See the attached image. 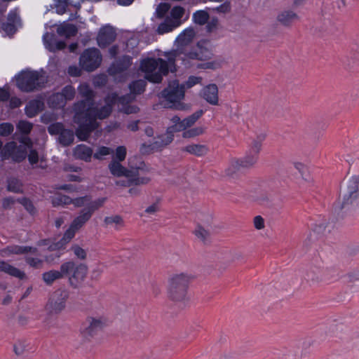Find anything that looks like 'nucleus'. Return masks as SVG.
<instances>
[{"label":"nucleus","instance_id":"3","mask_svg":"<svg viewBox=\"0 0 359 359\" xmlns=\"http://www.w3.org/2000/svg\"><path fill=\"white\" fill-rule=\"evenodd\" d=\"M47 79L43 71H22L16 77L18 88L26 93L39 90L43 88Z\"/></svg>","mask_w":359,"mask_h":359},{"label":"nucleus","instance_id":"29","mask_svg":"<svg viewBox=\"0 0 359 359\" xmlns=\"http://www.w3.org/2000/svg\"><path fill=\"white\" fill-rule=\"evenodd\" d=\"M72 239V234L69 232H65L62 238L57 242L52 243L50 241L49 247L48 248V251H55L65 248L66 245Z\"/></svg>","mask_w":359,"mask_h":359},{"label":"nucleus","instance_id":"31","mask_svg":"<svg viewBox=\"0 0 359 359\" xmlns=\"http://www.w3.org/2000/svg\"><path fill=\"white\" fill-rule=\"evenodd\" d=\"M64 278L62 270H50L42 274V280L47 285H51L57 280Z\"/></svg>","mask_w":359,"mask_h":359},{"label":"nucleus","instance_id":"63","mask_svg":"<svg viewBox=\"0 0 359 359\" xmlns=\"http://www.w3.org/2000/svg\"><path fill=\"white\" fill-rule=\"evenodd\" d=\"M2 29L8 34V35H13L15 33L17 30V27H15L13 24H11V22H4L2 24Z\"/></svg>","mask_w":359,"mask_h":359},{"label":"nucleus","instance_id":"17","mask_svg":"<svg viewBox=\"0 0 359 359\" xmlns=\"http://www.w3.org/2000/svg\"><path fill=\"white\" fill-rule=\"evenodd\" d=\"M116 36V32L112 27H104L100 30L97 38L99 46L101 48L107 47L115 40Z\"/></svg>","mask_w":359,"mask_h":359},{"label":"nucleus","instance_id":"35","mask_svg":"<svg viewBox=\"0 0 359 359\" xmlns=\"http://www.w3.org/2000/svg\"><path fill=\"white\" fill-rule=\"evenodd\" d=\"M179 25L180 22L174 21L170 18H166L163 22L159 25L157 32L158 34H163L172 31Z\"/></svg>","mask_w":359,"mask_h":359},{"label":"nucleus","instance_id":"51","mask_svg":"<svg viewBox=\"0 0 359 359\" xmlns=\"http://www.w3.org/2000/svg\"><path fill=\"white\" fill-rule=\"evenodd\" d=\"M74 255L79 259L84 260L86 259L87 253L84 249L78 245H73L70 249Z\"/></svg>","mask_w":359,"mask_h":359},{"label":"nucleus","instance_id":"16","mask_svg":"<svg viewBox=\"0 0 359 359\" xmlns=\"http://www.w3.org/2000/svg\"><path fill=\"white\" fill-rule=\"evenodd\" d=\"M104 325L100 318L88 317L81 325V332L85 337H93L102 329Z\"/></svg>","mask_w":359,"mask_h":359},{"label":"nucleus","instance_id":"27","mask_svg":"<svg viewBox=\"0 0 359 359\" xmlns=\"http://www.w3.org/2000/svg\"><path fill=\"white\" fill-rule=\"evenodd\" d=\"M242 168H243L239 158L231 159L228 168L225 170V175L229 178H236Z\"/></svg>","mask_w":359,"mask_h":359},{"label":"nucleus","instance_id":"18","mask_svg":"<svg viewBox=\"0 0 359 359\" xmlns=\"http://www.w3.org/2000/svg\"><path fill=\"white\" fill-rule=\"evenodd\" d=\"M132 65V57L129 55H123L115 60L108 69L110 75H116L126 71Z\"/></svg>","mask_w":359,"mask_h":359},{"label":"nucleus","instance_id":"26","mask_svg":"<svg viewBox=\"0 0 359 359\" xmlns=\"http://www.w3.org/2000/svg\"><path fill=\"white\" fill-rule=\"evenodd\" d=\"M79 91L80 95L84 99L78 102L77 103H84L86 104H88V107L90 105H94V92L93 90L86 84H81L79 88Z\"/></svg>","mask_w":359,"mask_h":359},{"label":"nucleus","instance_id":"45","mask_svg":"<svg viewBox=\"0 0 359 359\" xmlns=\"http://www.w3.org/2000/svg\"><path fill=\"white\" fill-rule=\"evenodd\" d=\"M43 43L47 49L51 52H55L54 45L55 43V36L54 34L46 32L43 36Z\"/></svg>","mask_w":359,"mask_h":359},{"label":"nucleus","instance_id":"1","mask_svg":"<svg viewBox=\"0 0 359 359\" xmlns=\"http://www.w3.org/2000/svg\"><path fill=\"white\" fill-rule=\"evenodd\" d=\"M178 55V50H173L165 53L167 60L150 57L142 60L140 63V69L145 73V79L151 83H161L163 76L167 75L169 71L171 72L176 71L175 60Z\"/></svg>","mask_w":359,"mask_h":359},{"label":"nucleus","instance_id":"34","mask_svg":"<svg viewBox=\"0 0 359 359\" xmlns=\"http://www.w3.org/2000/svg\"><path fill=\"white\" fill-rule=\"evenodd\" d=\"M194 233L203 244L207 245L210 242V233L201 224L197 225Z\"/></svg>","mask_w":359,"mask_h":359},{"label":"nucleus","instance_id":"60","mask_svg":"<svg viewBox=\"0 0 359 359\" xmlns=\"http://www.w3.org/2000/svg\"><path fill=\"white\" fill-rule=\"evenodd\" d=\"M7 22H11L15 27L20 25V16L15 12H10L7 17Z\"/></svg>","mask_w":359,"mask_h":359},{"label":"nucleus","instance_id":"52","mask_svg":"<svg viewBox=\"0 0 359 359\" xmlns=\"http://www.w3.org/2000/svg\"><path fill=\"white\" fill-rule=\"evenodd\" d=\"M126 148L124 146H119L116 149L115 154L112 160H116L121 162L125 160L126 157Z\"/></svg>","mask_w":359,"mask_h":359},{"label":"nucleus","instance_id":"24","mask_svg":"<svg viewBox=\"0 0 359 359\" xmlns=\"http://www.w3.org/2000/svg\"><path fill=\"white\" fill-rule=\"evenodd\" d=\"M7 255L15 254V255H25L29 252L33 255H37L38 249L36 248L31 246H20V245H11L8 246L3 250Z\"/></svg>","mask_w":359,"mask_h":359},{"label":"nucleus","instance_id":"61","mask_svg":"<svg viewBox=\"0 0 359 359\" xmlns=\"http://www.w3.org/2000/svg\"><path fill=\"white\" fill-rule=\"evenodd\" d=\"M18 202L22 204L26 210L30 213H33L34 211V207L32 203L27 198H21L18 199Z\"/></svg>","mask_w":359,"mask_h":359},{"label":"nucleus","instance_id":"53","mask_svg":"<svg viewBox=\"0 0 359 359\" xmlns=\"http://www.w3.org/2000/svg\"><path fill=\"white\" fill-rule=\"evenodd\" d=\"M27 346L25 341L18 340L13 345V351L17 355H21L25 351Z\"/></svg>","mask_w":359,"mask_h":359},{"label":"nucleus","instance_id":"14","mask_svg":"<svg viewBox=\"0 0 359 359\" xmlns=\"http://www.w3.org/2000/svg\"><path fill=\"white\" fill-rule=\"evenodd\" d=\"M149 172H150V171L134 172L131 170L124 176L127 178L126 180L116 181V184L122 187L147 184L151 181V178L147 176Z\"/></svg>","mask_w":359,"mask_h":359},{"label":"nucleus","instance_id":"30","mask_svg":"<svg viewBox=\"0 0 359 359\" xmlns=\"http://www.w3.org/2000/svg\"><path fill=\"white\" fill-rule=\"evenodd\" d=\"M195 36V32L193 28L186 29L176 39V43L178 46H184L191 42Z\"/></svg>","mask_w":359,"mask_h":359},{"label":"nucleus","instance_id":"32","mask_svg":"<svg viewBox=\"0 0 359 359\" xmlns=\"http://www.w3.org/2000/svg\"><path fill=\"white\" fill-rule=\"evenodd\" d=\"M57 32L60 36H64L67 38L74 36L77 32V27L72 24L63 23L58 26L57 28Z\"/></svg>","mask_w":359,"mask_h":359},{"label":"nucleus","instance_id":"6","mask_svg":"<svg viewBox=\"0 0 359 359\" xmlns=\"http://www.w3.org/2000/svg\"><path fill=\"white\" fill-rule=\"evenodd\" d=\"M64 278H68L69 284L73 288H77L85 280L88 273V266L85 264L76 263L73 260L63 262L60 265Z\"/></svg>","mask_w":359,"mask_h":359},{"label":"nucleus","instance_id":"46","mask_svg":"<svg viewBox=\"0 0 359 359\" xmlns=\"http://www.w3.org/2000/svg\"><path fill=\"white\" fill-rule=\"evenodd\" d=\"M193 18L196 24L203 25L208 22L209 15L204 11H198L194 13Z\"/></svg>","mask_w":359,"mask_h":359},{"label":"nucleus","instance_id":"39","mask_svg":"<svg viewBox=\"0 0 359 359\" xmlns=\"http://www.w3.org/2000/svg\"><path fill=\"white\" fill-rule=\"evenodd\" d=\"M203 114V111L202 109H199L189 116L188 117L184 118L182 121V124L186 130L187 128L191 127L194 123L202 116Z\"/></svg>","mask_w":359,"mask_h":359},{"label":"nucleus","instance_id":"44","mask_svg":"<svg viewBox=\"0 0 359 359\" xmlns=\"http://www.w3.org/2000/svg\"><path fill=\"white\" fill-rule=\"evenodd\" d=\"M25 261L30 267L34 269H39L43 267L44 260L42 259L26 255Z\"/></svg>","mask_w":359,"mask_h":359},{"label":"nucleus","instance_id":"64","mask_svg":"<svg viewBox=\"0 0 359 359\" xmlns=\"http://www.w3.org/2000/svg\"><path fill=\"white\" fill-rule=\"evenodd\" d=\"M254 226L256 229L261 230L265 227L264 219L260 215H257L253 219Z\"/></svg>","mask_w":359,"mask_h":359},{"label":"nucleus","instance_id":"54","mask_svg":"<svg viewBox=\"0 0 359 359\" xmlns=\"http://www.w3.org/2000/svg\"><path fill=\"white\" fill-rule=\"evenodd\" d=\"M65 98V101L72 100L75 95V89L72 86H67L60 92Z\"/></svg>","mask_w":359,"mask_h":359},{"label":"nucleus","instance_id":"4","mask_svg":"<svg viewBox=\"0 0 359 359\" xmlns=\"http://www.w3.org/2000/svg\"><path fill=\"white\" fill-rule=\"evenodd\" d=\"M193 276L187 273L172 275L168 280V297L175 302H182L187 299L188 288Z\"/></svg>","mask_w":359,"mask_h":359},{"label":"nucleus","instance_id":"5","mask_svg":"<svg viewBox=\"0 0 359 359\" xmlns=\"http://www.w3.org/2000/svg\"><path fill=\"white\" fill-rule=\"evenodd\" d=\"M185 92L184 84H180L177 80L170 81L167 88L161 92V96L167 104L165 107L167 108L175 109L177 110H188L189 107L182 102Z\"/></svg>","mask_w":359,"mask_h":359},{"label":"nucleus","instance_id":"22","mask_svg":"<svg viewBox=\"0 0 359 359\" xmlns=\"http://www.w3.org/2000/svg\"><path fill=\"white\" fill-rule=\"evenodd\" d=\"M186 55L189 59L203 61L210 59L211 53L208 49L198 45L196 48L188 52Z\"/></svg>","mask_w":359,"mask_h":359},{"label":"nucleus","instance_id":"55","mask_svg":"<svg viewBox=\"0 0 359 359\" xmlns=\"http://www.w3.org/2000/svg\"><path fill=\"white\" fill-rule=\"evenodd\" d=\"M17 127L18 129L22 133L28 134L32 129V124L26 121H19Z\"/></svg>","mask_w":359,"mask_h":359},{"label":"nucleus","instance_id":"20","mask_svg":"<svg viewBox=\"0 0 359 359\" xmlns=\"http://www.w3.org/2000/svg\"><path fill=\"white\" fill-rule=\"evenodd\" d=\"M185 130L182 124L177 125L173 124L170 126L167 129V134L164 136H161L159 137V140L155 142V144L158 147H163L168 144H169L172 140L174 137V133L177 132H180Z\"/></svg>","mask_w":359,"mask_h":359},{"label":"nucleus","instance_id":"36","mask_svg":"<svg viewBox=\"0 0 359 359\" xmlns=\"http://www.w3.org/2000/svg\"><path fill=\"white\" fill-rule=\"evenodd\" d=\"M183 150L197 156H203L208 153V148L203 144H190L184 147Z\"/></svg>","mask_w":359,"mask_h":359},{"label":"nucleus","instance_id":"23","mask_svg":"<svg viewBox=\"0 0 359 359\" xmlns=\"http://www.w3.org/2000/svg\"><path fill=\"white\" fill-rule=\"evenodd\" d=\"M0 271L4 272L13 277L19 278L20 280L26 278V274L24 271L4 261H2V263H0Z\"/></svg>","mask_w":359,"mask_h":359},{"label":"nucleus","instance_id":"43","mask_svg":"<svg viewBox=\"0 0 359 359\" xmlns=\"http://www.w3.org/2000/svg\"><path fill=\"white\" fill-rule=\"evenodd\" d=\"M71 202L72 198L69 196L61 194H56L52 198V203L53 206L66 205L71 204Z\"/></svg>","mask_w":359,"mask_h":359},{"label":"nucleus","instance_id":"25","mask_svg":"<svg viewBox=\"0 0 359 359\" xmlns=\"http://www.w3.org/2000/svg\"><path fill=\"white\" fill-rule=\"evenodd\" d=\"M299 20L297 13L292 11H284L277 16V20L283 25L288 27Z\"/></svg>","mask_w":359,"mask_h":359},{"label":"nucleus","instance_id":"33","mask_svg":"<svg viewBox=\"0 0 359 359\" xmlns=\"http://www.w3.org/2000/svg\"><path fill=\"white\" fill-rule=\"evenodd\" d=\"M48 102L50 107L60 109L64 107L67 102L61 93H57L49 97Z\"/></svg>","mask_w":359,"mask_h":359},{"label":"nucleus","instance_id":"59","mask_svg":"<svg viewBox=\"0 0 359 359\" xmlns=\"http://www.w3.org/2000/svg\"><path fill=\"white\" fill-rule=\"evenodd\" d=\"M13 131V126L8 123H4L0 125V135L7 136Z\"/></svg>","mask_w":359,"mask_h":359},{"label":"nucleus","instance_id":"48","mask_svg":"<svg viewBox=\"0 0 359 359\" xmlns=\"http://www.w3.org/2000/svg\"><path fill=\"white\" fill-rule=\"evenodd\" d=\"M135 95L130 93L121 97L117 95L116 102L118 103L119 107L126 106V104H130L133 101L135 100Z\"/></svg>","mask_w":359,"mask_h":359},{"label":"nucleus","instance_id":"50","mask_svg":"<svg viewBox=\"0 0 359 359\" xmlns=\"http://www.w3.org/2000/svg\"><path fill=\"white\" fill-rule=\"evenodd\" d=\"M113 152L109 147H100L93 154V157L98 160H102L104 156H107Z\"/></svg>","mask_w":359,"mask_h":359},{"label":"nucleus","instance_id":"7","mask_svg":"<svg viewBox=\"0 0 359 359\" xmlns=\"http://www.w3.org/2000/svg\"><path fill=\"white\" fill-rule=\"evenodd\" d=\"M350 206L359 208V178L356 176L351 177L343 191V201L340 204L336 205V212L349 210Z\"/></svg>","mask_w":359,"mask_h":359},{"label":"nucleus","instance_id":"19","mask_svg":"<svg viewBox=\"0 0 359 359\" xmlns=\"http://www.w3.org/2000/svg\"><path fill=\"white\" fill-rule=\"evenodd\" d=\"M201 97L211 105H219L218 88L217 85L211 83L205 86L201 90Z\"/></svg>","mask_w":359,"mask_h":359},{"label":"nucleus","instance_id":"49","mask_svg":"<svg viewBox=\"0 0 359 359\" xmlns=\"http://www.w3.org/2000/svg\"><path fill=\"white\" fill-rule=\"evenodd\" d=\"M203 133V128L202 127H196L187 130H185L182 133L184 138H191L198 136Z\"/></svg>","mask_w":359,"mask_h":359},{"label":"nucleus","instance_id":"15","mask_svg":"<svg viewBox=\"0 0 359 359\" xmlns=\"http://www.w3.org/2000/svg\"><path fill=\"white\" fill-rule=\"evenodd\" d=\"M3 156L5 158H11L16 162L22 161L27 155V151L25 146H17L14 142H8L2 150Z\"/></svg>","mask_w":359,"mask_h":359},{"label":"nucleus","instance_id":"28","mask_svg":"<svg viewBox=\"0 0 359 359\" xmlns=\"http://www.w3.org/2000/svg\"><path fill=\"white\" fill-rule=\"evenodd\" d=\"M43 107V102L33 100L29 102L25 107V113L28 117L32 118L37 115Z\"/></svg>","mask_w":359,"mask_h":359},{"label":"nucleus","instance_id":"8","mask_svg":"<svg viewBox=\"0 0 359 359\" xmlns=\"http://www.w3.org/2000/svg\"><path fill=\"white\" fill-rule=\"evenodd\" d=\"M111 174L115 177H123L126 175L131 170L137 171H151V169L140 158H130L128 161V167L126 168L116 160H112L108 165Z\"/></svg>","mask_w":359,"mask_h":359},{"label":"nucleus","instance_id":"40","mask_svg":"<svg viewBox=\"0 0 359 359\" xmlns=\"http://www.w3.org/2000/svg\"><path fill=\"white\" fill-rule=\"evenodd\" d=\"M259 158V156L256 154H253L250 152L243 158H239L241 162L242 163V165L243 168H250L254 166Z\"/></svg>","mask_w":359,"mask_h":359},{"label":"nucleus","instance_id":"11","mask_svg":"<svg viewBox=\"0 0 359 359\" xmlns=\"http://www.w3.org/2000/svg\"><path fill=\"white\" fill-rule=\"evenodd\" d=\"M102 55L97 48H88L80 57L79 62L83 69L93 72L101 64Z\"/></svg>","mask_w":359,"mask_h":359},{"label":"nucleus","instance_id":"56","mask_svg":"<svg viewBox=\"0 0 359 359\" xmlns=\"http://www.w3.org/2000/svg\"><path fill=\"white\" fill-rule=\"evenodd\" d=\"M184 14V9L181 6H175L171 11V15L174 21L179 22L178 20L183 17Z\"/></svg>","mask_w":359,"mask_h":359},{"label":"nucleus","instance_id":"2","mask_svg":"<svg viewBox=\"0 0 359 359\" xmlns=\"http://www.w3.org/2000/svg\"><path fill=\"white\" fill-rule=\"evenodd\" d=\"M116 100L117 94L111 93L104 98V105L100 108L95 107L94 105L88 107V104L85 105V104L82 102L76 103L74 104V110L80 111L81 114L97 126V119H104L107 118L111 114L113 107L116 102Z\"/></svg>","mask_w":359,"mask_h":359},{"label":"nucleus","instance_id":"47","mask_svg":"<svg viewBox=\"0 0 359 359\" xmlns=\"http://www.w3.org/2000/svg\"><path fill=\"white\" fill-rule=\"evenodd\" d=\"M54 1L56 13L60 15L64 14L70 4L69 0H54Z\"/></svg>","mask_w":359,"mask_h":359},{"label":"nucleus","instance_id":"42","mask_svg":"<svg viewBox=\"0 0 359 359\" xmlns=\"http://www.w3.org/2000/svg\"><path fill=\"white\" fill-rule=\"evenodd\" d=\"M93 203H95V201H92L89 196H85L74 199L72 198L71 204H73L75 207L77 208H88Z\"/></svg>","mask_w":359,"mask_h":359},{"label":"nucleus","instance_id":"57","mask_svg":"<svg viewBox=\"0 0 359 359\" xmlns=\"http://www.w3.org/2000/svg\"><path fill=\"white\" fill-rule=\"evenodd\" d=\"M170 6L166 3L160 4L156 8V15L158 18H162L164 17L165 13L169 11Z\"/></svg>","mask_w":359,"mask_h":359},{"label":"nucleus","instance_id":"58","mask_svg":"<svg viewBox=\"0 0 359 359\" xmlns=\"http://www.w3.org/2000/svg\"><path fill=\"white\" fill-rule=\"evenodd\" d=\"M118 110L126 114H136L139 111V108L136 105L126 104V106L119 107Z\"/></svg>","mask_w":359,"mask_h":359},{"label":"nucleus","instance_id":"37","mask_svg":"<svg viewBox=\"0 0 359 359\" xmlns=\"http://www.w3.org/2000/svg\"><path fill=\"white\" fill-rule=\"evenodd\" d=\"M147 85V82L145 80L139 79L137 81H134L129 85V89L130 90V93L133 94L135 97L137 95L142 94L144 90Z\"/></svg>","mask_w":359,"mask_h":359},{"label":"nucleus","instance_id":"21","mask_svg":"<svg viewBox=\"0 0 359 359\" xmlns=\"http://www.w3.org/2000/svg\"><path fill=\"white\" fill-rule=\"evenodd\" d=\"M93 154V149L86 144H79L74 149V156L86 162L90 161Z\"/></svg>","mask_w":359,"mask_h":359},{"label":"nucleus","instance_id":"38","mask_svg":"<svg viewBox=\"0 0 359 359\" xmlns=\"http://www.w3.org/2000/svg\"><path fill=\"white\" fill-rule=\"evenodd\" d=\"M104 224L106 226H114L116 229H118L123 226L124 222L120 215H111L106 217L104 219Z\"/></svg>","mask_w":359,"mask_h":359},{"label":"nucleus","instance_id":"9","mask_svg":"<svg viewBox=\"0 0 359 359\" xmlns=\"http://www.w3.org/2000/svg\"><path fill=\"white\" fill-rule=\"evenodd\" d=\"M105 198L95 200L88 208H83L79 212V215L72 221L69 228L65 232H69L72 234V238L76 232L80 229L93 216V213L101 208L105 202Z\"/></svg>","mask_w":359,"mask_h":359},{"label":"nucleus","instance_id":"62","mask_svg":"<svg viewBox=\"0 0 359 359\" xmlns=\"http://www.w3.org/2000/svg\"><path fill=\"white\" fill-rule=\"evenodd\" d=\"M212 11L219 13H227L231 11V4L229 2L226 1L216 8H213Z\"/></svg>","mask_w":359,"mask_h":359},{"label":"nucleus","instance_id":"13","mask_svg":"<svg viewBox=\"0 0 359 359\" xmlns=\"http://www.w3.org/2000/svg\"><path fill=\"white\" fill-rule=\"evenodd\" d=\"M48 131L51 135H58V141L64 147L69 146L73 143L74 134L73 130L64 128L60 123H55L50 125Z\"/></svg>","mask_w":359,"mask_h":359},{"label":"nucleus","instance_id":"10","mask_svg":"<svg viewBox=\"0 0 359 359\" xmlns=\"http://www.w3.org/2000/svg\"><path fill=\"white\" fill-rule=\"evenodd\" d=\"M69 297V292L65 289H58L50 296L46 305V309L50 313H59L65 308L66 301Z\"/></svg>","mask_w":359,"mask_h":359},{"label":"nucleus","instance_id":"41","mask_svg":"<svg viewBox=\"0 0 359 359\" xmlns=\"http://www.w3.org/2000/svg\"><path fill=\"white\" fill-rule=\"evenodd\" d=\"M7 189L8 191L14 193H22V184L21 182L15 178L11 177L8 180Z\"/></svg>","mask_w":359,"mask_h":359},{"label":"nucleus","instance_id":"12","mask_svg":"<svg viewBox=\"0 0 359 359\" xmlns=\"http://www.w3.org/2000/svg\"><path fill=\"white\" fill-rule=\"evenodd\" d=\"M74 121L79 125L76 130V136L80 140L86 141L90 133L97 128V126L85 117L80 111L74 110Z\"/></svg>","mask_w":359,"mask_h":359}]
</instances>
